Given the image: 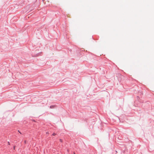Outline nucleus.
Returning a JSON list of instances; mask_svg holds the SVG:
<instances>
[{
	"instance_id": "nucleus-1",
	"label": "nucleus",
	"mask_w": 154,
	"mask_h": 154,
	"mask_svg": "<svg viewBox=\"0 0 154 154\" xmlns=\"http://www.w3.org/2000/svg\"><path fill=\"white\" fill-rule=\"evenodd\" d=\"M56 134H55V133H53L52 134V135L53 136H54V135H56Z\"/></svg>"
},
{
	"instance_id": "nucleus-7",
	"label": "nucleus",
	"mask_w": 154,
	"mask_h": 154,
	"mask_svg": "<svg viewBox=\"0 0 154 154\" xmlns=\"http://www.w3.org/2000/svg\"><path fill=\"white\" fill-rule=\"evenodd\" d=\"M45 0H42V1L43 2H44L45 1Z\"/></svg>"
},
{
	"instance_id": "nucleus-4",
	"label": "nucleus",
	"mask_w": 154,
	"mask_h": 154,
	"mask_svg": "<svg viewBox=\"0 0 154 154\" xmlns=\"http://www.w3.org/2000/svg\"><path fill=\"white\" fill-rule=\"evenodd\" d=\"M8 144L9 145H10V143H9V142H8Z\"/></svg>"
},
{
	"instance_id": "nucleus-8",
	"label": "nucleus",
	"mask_w": 154,
	"mask_h": 154,
	"mask_svg": "<svg viewBox=\"0 0 154 154\" xmlns=\"http://www.w3.org/2000/svg\"><path fill=\"white\" fill-rule=\"evenodd\" d=\"M74 154H75V152H74Z\"/></svg>"
},
{
	"instance_id": "nucleus-5",
	"label": "nucleus",
	"mask_w": 154,
	"mask_h": 154,
	"mask_svg": "<svg viewBox=\"0 0 154 154\" xmlns=\"http://www.w3.org/2000/svg\"><path fill=\"white\" fill-rule=\"evenodd\" d=\"M18 131L19 132V133H20V134H21V133L20 132V131Z\"/></svg>"
},
{
	"instance_id": "nucleus-6",
	"label": "nucleus",
	"mask_w": 154,
	"mask_h": 154,
	"mask_svg": "<svg viewBox=\"0 0 154 154\" xmlns=\"http://www.w3.org/2000/svg\"><path fill=\"white\" fill-rule=\"evenodd\" d=\"M15 149V146H14V149Z\"/></svg>"
},
{
	"instance_id": "nucleus-2",
	"label": "nucleus",
	"mask_w": 154,
	"mask_h": 154,
	"mask_svg": "<svg viewBox=\"0 0 154 154\" xmlns=\"http://www.w3.org/2000/svg\"><path fill=\"white\" fill-rule=\"evenodd\" d=\"M60 141L61 142H63L62 140L61 139H60Z\"/></svg>"
},
{
	"instance_id": "nucleus-3",
	"label": "nucleus",
	"mask_w": 154,
	"mask_h": 154,
	"mask_svg": "<svg viewBox=\"0 0 154 154\" xmlns=\"http://www.w3.org/2000/svg\"><path fill=\"white\" fill-rule=\"evenodd\" d=\"M24 142L25 143V144H26V140H25V141H24Z\"/></svg>"
}]
</instances>
